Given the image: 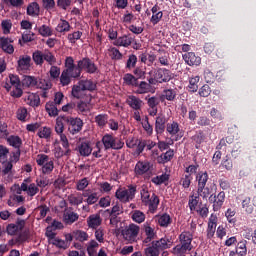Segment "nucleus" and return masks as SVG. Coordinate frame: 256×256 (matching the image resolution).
Segmentation results:
<instances>
[{"mask_svg": "<svg viewBox=\"0 0 256 256\" xmlns=\"http://www.w3.org/2000/svg\"><path fill=\"white\" fill-rule=\"evenodd\" d=\"M2 87H4L8 93L11 91V88L14 87L13 91L10 92L11 97H14V99H20V97H23L21 79L15 74H9L6 81L2 83Z\"/></svg>", "mask_w": 256, "mask_h": 256, "instance_id": "423d86ee", "label": "nucleus"}, {"mask_svg": "<svg viewBox=\"0 0 256 256\" xmlns=\"http://www.w3.org/2000/svg\"><path fill=\"white\" fill-rule=\"evenodd\" d=\"M78 66L80 69V72L84 71L85 73H88L89 75H95L97 71H99V68L97 67V64L91 60L89 57H83L82 59L78 60Z\"/></svg>", "mask_w": 256, "mask_h": 256, "instance_id": "9d476101", "label": "nucleus"}, {"mask_svg": "<svg viewBox=\"0 0 256 256\" xmlns=\"http://www.w3.org/2000/svg\"><path fill=\"white\" fill-rule=\"evenodd\" d=\"M53 169H55V164L53 160H49L47 164L42 166V173H44V175H49L53 172Z\"/></svg>", "mask_w": 256, "mask_h": 256, "instance_id": "338daca9", "label": "nucleus"}, {"mask_svg": "<svg viewBox=\"0 0 256 256\" xmlns=\"http://www.w3.org/2000/svg\"><path fill=\"white\" fill-rule=\"evenodd\" d=\"M158 61L160 63V65H163L164 67H169L170 65V57H169V53L167 52H163L159 57H158Z\"/></svg>", "mask_w": 256, "mask_h": 256, "instance_id": "e2e57ef3", "label": "nucleus"}, {"mask_svg": "<svg viewBox=\"0 0 256 256\" xmlns=\"http://www.w3.org/2000/svg\"><path fill=\"white\" fill-rule=\"evenodd\" d=\"M137 61V55L129 54L128 59L126 60L125 69H128V71H131V69H135L137 67Z\"/></svg>", "mask_w": 256, "mask_h": 256, "instance_id": "37998d69", "label": "nucleus"}, {"mask_svg": "<svg viewBox=\"0 0 256 256\" xmlns=\"http://www.w3.org/2000/svg\"><path fill=\"white\" fill-rule=\"evenodd\" d=\"M210 203H213L214 211H219L225 201V193H214L209 197Z\"/></svg>", "mask_w": 256, "mask_h": 256, "instance_id": "6ab92c4d", "label": "nucleus"}, {"mask_svg": "<svg viewBox=\"0 0 256 256\" xmlns=\"http://www.w3.org/2000/svg\"><path fill=\"white\" fill-rule=\"evenodd\" d=\"M73 237L76 241L83 243V241H87V239H89V234L85 231L77 230L73 232Z\"/></svg>", "mask_w": 256, "mask_h": 256, "instance_id": "3c124183", "label": "nucleus"}, {"mask_svg": "<svg viewBox=\"0 0 256 256\" xmlns=\"http://www.w3.org/2000/svg\"><path fill=\"white\" fill-rule=\"evenodd\" d=\"M108 51L110 53L112 61H121V59H123V54L121 53V51H119V49L111 47Z\"/></svg>", "mask_w": 256, "mask_h": 256, "instance_id": "09e8293b", "label": "nucleus"}, {"mask_svg": "<svg viewBox=\"0 0 256 256\" xmlns=\"http://www.w3.org/2000/svg\"><path fill=\"white\" fill-rule=\"evenodd\" d=\"M40 12L41 8L37 2H32L27 6L26 13L29 15V17H39Z\"/></svg>", "mask_w": 256, "mask_h": 256, "instance_id": "c756f323", "label": "nucleus"}, {"mask_svg": "<svg viewBox=\"0 0 256 256\" xmlns=\"http://www.w3.org/2000/svg\"><path fill=\"white\" fill-rule=\"evenodd\" d=\"M235 210L229 208L226 213H225V217L228 221V223H230L231 225H235V223H237V219H235Z\"/></svg>", "mask_w": 256, "mask_h": 256, "instance_id": "680f3d73", "label": "nucleus"}, {"mask_svg": "<svg viewBox=\"0 0 256 256\" xmlns=\"http://www.w3.org/2000/svg\"><path fill=\"white\" fill-rule=\"evenodd\" d=\"M141 199L144 205L148 206L152 213L157 211V207H159V197L155 195V193H142Z\"/></svg>", "mask_w": 256, "mask_h": 256, "instance_id": "9b49d317", "label": "nucleus"}, {"mask_svg": "<svg viewBox=\"0 0 256 256\" xmlns=\"http://www.w3.org/2000/svg\"><path fill=\"white\" fill-rule=\"evenodd\" d=\"M136 91L135 93L137 95H144L145 93H150L151 92V85L145 81H141L140 83L138 82V85L136 86Z\"/></svg>", "mask_w": 256, "mask_h": 256, "instance_id": "f704fd0d", "label": "nucleus"}, {"mask_svg": "<svg viewBox=\"0 0 256 256\" xmlns=\"http://www.w3.org/2000/svg\"><path fill=\"white\" fill-rule=\"evenodd\" d=\"M200 80L201 78L199 76L189 77V84L187 86V91H189V93H197V91H199Z\"/></svg>", "mask_w": 256, "mask_h": 256, "instance_id": "393cba45", "label": "nucleus"}, {"mask_svg": "<svg viewBox=\"0 0 256 256\" xmlns=\"http://www.w3.org/2000/svg\"><path fill=\"white\" fill-rule=\"evenodd\" d=\"M18 67L22 71L29 69V67H31V56H29V55L20 56V58L18 60Z\"/></svg>", "mask_w": 256, "mask_h": 256, "instance_id": "72a5a7b5", "label": "nucleus"}, {"mask_svg": "<svg viewBox=\"0 0 256 256\" xmlns=\"http://www.w3.org/2000/svg\"><path fill=\"white\" fill-rule=\"evenodd\" d=\"M79 214L73 212L71 209H65L63 214V221L66 225H73L75 221H78Z\"/></svg>", "mask_w": 256, "mask_h": 256, "instance_id": "5701e85b", "label": "nucleus"}, {"mask_svg": "<svg viewBox=\"0 0 256 256\" xmlns=\"http://www.w3.org/2000/svg\"><path fill=\"white\" fill-rule=\"evenodd\" d=\"M167 181H169V174L167 173L156 176L152 179V182H154L155 185H163V183H167Z\"/></svg>", "mask_w": 256, "mask_h": 256, "instance_id": "13d9d810", "label": "nucleus"}, {"mask_svg": "<svg viewBox=\"0 0 256 256\" xmlns=\"http://www.w3.org/2000/svg\"><path fill=\"white\" fill-rule=\"evenodd\" d=\"M51 245H54V247H57V249H67L69 245L67 244V241L61 239V238H56L50 242Z\"/></svg>", "mask_w": 256, "mask_h": 256, "instance_id": "5fc2aeb1", "label": "nucleus"}, {"mask_svg": "<svg viewBox=\"0 0 256 256\" xmlns=\"http://www.w3.org/2000/svg\"><path fill=\"white\" fill-rule=\"evenodd\" d=\"M86 248H87V253L89 256H97V251L99 249V242H97L95 240H90L86 244Z\"/></svg>", "mask_w": 256, "mask_h": 256, "instance_id": "4c0bfd02", "label": "nucleus"}, {"mask_svg": "<svg viewBox=\"0 0 256 256\" xmlns=\"http://www.w3.org/2000/svg\"><path fill=\"white\" fill-rule=\"evenodd\" d=\"M199 193L192 194L189 199V207L191 211H195L197 209V205H199Z\"/></svg>", "mask_w": 256, "mask_h": 256, "instance_id": "603ef678", "label": "nucleus"}, {"mask_svg": "<svg viewBox=\"0 0 256 256\" xmlns=\"http://www.w3.org/2000/svg\"><path fill=\"white\" fill-rule=\"evenodd\" d=\"M32 60L34 61L35 65H39L40 67L43 66V51H34L32 53Z\"/></svg>", "mask_w": 256, "mask_h": 256, "instance_id": "de8ad7c7", "label": "nucleus"}, {"mask_svg": "<svg viewBox=\"0 0 256 256\" xmlns=\"http://www.w3.org/2000/svg\"><path fill=\"white\" fill-rule=\"evenodd\" d=\"M23 201H25V198L21 195H17V194H12L10 196V199L8 200V205L9 207H15V205L19 204V203H23Z\"/></svg>", "mask_w": 256, "mask_h": 256, "instance_id": "49530a36", "label": "nucleus"}, {"mask_svg": "<svg viewBox=\"0 0 256 256\" xmlns=\"http://www.w3.org/2000/svg\"><path fill=\"white\" fill-rule=\"evenodd\" d=\"M166 131L171 135V137H174V135H177V133L181 131V128H179L178 122L173 121L171 123H167Z\"/></svg>", "mask_w": 256, "mask_h": 256, "instance_id": "79ce46f5", "label": "nucleus"}, {"mask_svg": "<svg viewBox=\"0 0 256 256\" xmlns=\"http://www.w3.org/2000/svg\"><path fill=\"white\" fill-rule=\"evenodd\" d=\"M45 61L48 65H55V63H57V58L51 51L45 50L43 52V63H45Z\"/></svg>", "mask_w": 256, "mask_h": 256, "instance_id": "c03bdc74", "label": "nucleus"}, {"mask_svg": "<svg viewBox=\"0 0 256 256\" xmlns=\"http://www.w3.org/2000/svg\"><path fill=\"white\" fill-rule=\"evenodd\" d=\"M45 109L49 117H57L59 115L60 110L57 109V104H55V102H47Z\"/></svg>", "mask_w": 256, "mask_h": 256, "instance_id": "ea45409f", "label": "nucleus"}, {"mask_svg": "<svg viewBox=\"0 0 256 256\" xmlns=\"http://www.w3.org/2000/svg\"><path fill=\"white\" fill-rule=\"evenodd\" d=\"M71 29V24H69V21L65 19H60L58 25L56 26L57 33H62V35H65V33H69Z\"/></svg>", "mask_w": 256, "mask_h": 256, "instance_id": "c85d7f7f", "label": "nucleus"}, {"mask_svg": "<svg viewBox=\"0 0 256 256\" xmlns=\"http://www.w3.org/2000/svg\"><path fill=\"white\" fill-rule=\"evenodd\" d=\"M135 43V37L131 35H123L118 37L113 43L116 47H131V44Z\"/></svg>", "mask_w": 256, "mask_h": 256, "instance_id": "aec40b11", "label": "nucleus"}, {"mask_svg": "<svg viewBox=\"0 0 256 256\" xmlns=\"http://www.w3.org/2000/svg\"><path fill=\"white\" fill-rule=\"evenodd\" d=\"M139 231H141L139 225L129 224L122 229V237L125 239V241H129V243H135V241H137V237L139 236Z\"/></svg>", "mask_w": 256, "mask_h": 256, "instance_id": "1a4fd4ad", "label": "nucleus"}, {"mask_svg": "<svg viewBox=\"0 0 256 256\" xmlns=\"http://www.w3.org/2000/svg\"><path fill=\"white\" fill-rule=\"evenodd\" d=\"M6 140L8 145L14 147L16 150L21 149V145H23V140L17 135H10L9 137H6Z\"/></svg>", "mask_w": 256, "mask_h": 256, "instance_id": "cd10ccee", "label": "nucleus"}, {"mask_svg": "<svg viewBox=\"0 0 256 256\" xmlns=\"http://www.w3.org/2000/svg\"><path fill=\"white\" fill-rule=\"evenodd\" d=\"M95 123L100 127V129H104V127L109 123V115L108 114H98L94 118Z\"/></svg>", "mask_w": 256, "mask_h": 256, "instance_id": "c9c22d12", "label": "nucleus"}, {"mask_svg": "<svg viewBox=\"0 0 256 256\" xmlns=\"http://www.w3.org/2000/svg\"><path fill=\"white\" fill-rule=\"evenodd\" d=\"M102 143L106 151L113 149L114 151H119L122 147H125V142L123 140L113 136V134H105L102 137Z\"/></svg>", "mask_w": 256, "mask_h": 256, "instance_id": "6e6552de", "label": "nucleus"}, {"mask_svg": "<svg viewBox=\"0 0 256 256\" xmlns=\"http://www.w3.org/2000/svg\"><path fill=\"white\" fill-rule=\"evenodd\" d=\"M171 247H173V239L165 236L160 240L153 241L151 246L145 248L144 254L146 256H159L161 251L171 249Z\"/></svg>", "mask_w": 256, "mask_h": 256, "instance_id": "20e7f679", "label": "nucleus"}, {"mask_svg": "<svg viewBox=\"0 0 256 256\" xmlns=\"http://www.w3.org/2000/svg\"><path fill=\"white\" fill-rule=\"evenodd\" d=\"M65 69L60 75V83L62 87H67L71 84V79H79L81 77V68H79V63L75 65V59L72 56H68L64 62Z\"/></svg>", "mask_w": 256, "mask_h": 256, "instance_id": "f03ea898", "label": "nucleus"}, {"mask_svg": "<svg viewBox=\"0 0 256 256\" xmlns=\"http://www.w3.org/2000/svg\"><path fill=\"white\" fill-rule=\"evenodd\" d=\"M138 83L139 80H137V78L131 73H126L123 76V85H127L128 87H137Z\"/></svg>", "mask_w": 256, "mask_h": 256, "instance_id": "2f4dec72", "label": "nucleus"}, {"mask_svg": "<svg viewBox=\"0 0 256 256\" xmlns=\"http://www.w3.org/2000/svg\"><path fill=\"white\" fill-rule=\"evenodd\" d=\"M25 229V220H18L15 224H9L7 226L8 235H17Z\"/></svg>", "mask_w": 256, "mask_h": 256, "instance_id": "412c9836", "label": "nucleus"}, {"mask_svg": "<svg viewBox=\"0 0 256 256\" xmlns=\"http://www.w3.org/2000/svg\"><path fill=\"white\" fill-rule=\"evenodd\" d=\"M49 73L50 78H52L53 80L59 79V76L61 75V68L59 66H54L53 64L50 67Z\"/></svg>", "mask_w": 256, "mask_h": 256, "instance_id": "bf43d9fd", "label": "nucleus"}, {"mask_svg": "<svg viewBox=\"0 0 256 256\" xmlns=\"http://www.w3.org/2000/svg\"><path fill=\"white\" fill-rule=\"evenodd\" d=\"M31 41H35V38L31 37V30L22 33V39L18 40L19 45L23 47L25 43H31Z\"/></svg>", "mask_w": 256, "mask_h": 256, "instance_id": "864d4df0", "label": "nucleus"}, {"mask_svg": "<svg viewBox=\"0 0 256 256\" xmlns=\"http://www.w3.org/2000/svg\"><path fill=\"white\" fill-rule=\"evenodd\" d=\"M170 224L171 216H169V214L158 216V225H160V227H169Z\"/></svg>", "mask_w": 256, "mask_h": 256, "instance_id": "8fccbe9b", "label": "nucleus"}, {"mask_svg": "<svg viewBox=\"0 0 256 256\" xmlns=\"http://www.w3.org/2000/svg\"><path fill=\"white\" fill-rule=\"evenodd\" d=\"M159 9L158 5H154L151 9L152 17L150 21L153 25H157V23L163 19V11H159Z\"/></svg>", "mask_w": 256, "mask_h": 256, "instance_id": "bb28decb", "label": "nucleus"}, {"mask_svg": "<svg viewBox=\"0 0 256 256\" xmlns=\"http://www.w3.org/2000/svg\"><path fill=\"white\" fill-rule=\"evenodd\" d=\"M84 100H80L77 103V112L81 115H87L89 111H91V108H89V105H91V101H93V96L91 94L85 95Z\"/></svg>", "mask_w": 256, "mask_h": 256, "instance_id": "2eb2a0df", "label": "nucleus"}, {"mask_svg": "<svg viewBox=\"0 0 256 256\" xmlns=\"http://www.w3.org/2000/svg\"><path fill=\"white\" fill-rule=\"evenodd\" d=\"M175 156V151L173 149H169L165 153H162L160 156L157 158V163L160 165H165V163H169L171 159Z\"/></svg>", "mask_w": 256, "mask_h": 256, "instance_id": "a878e982", "label": "nucleus"}, {"mask_svg": "<svg viewBox=\"0 0 256 256\" xmlns=\"http://www.w3.org/2000/svg\"><path fill=\"white\" fill-rule=\"evenodd\" d=\"M183 60L185 61L186 65L193 67H199L201 65V57L195 55V52H187L182 55Z\"/></svg>", "mask_w": 256, "mask_h": 256, "instance_id": "a211bd4d", "label": "nucleus"}, {"mask_svg": "<svg viewBox=\"0 0 256 256\" xmlns=\"http://www.w3.org/2000/svg\"><path fill=\"white\" fill-rule=\"evenodd\" d=\"M116 197L121 201L122 203H127L135 197V194H129V193H116Z\"/></svg>", "mask_w": 256, "mask_h": 256, "instance_id": "052dcab7", "label": "nucleus"}, {"mask_svg": "<svg viewBox=\"0 0 256 256\" xmlns=\"http://www.w3.org/2000/svg\"><path fill=\"white\" fill-rule=\"evenodd\" d=\"M221 165L225 168L226 171H231V169H233V160L229 158V155H226L223 158Z\"/></svg>", "mask_w": 256, "mask_h": 256, "instance_id": "774afa93", "label": "nucleus"}, {"mask_svg": "<svg viewBox=\"0 0 256 256\" xmlns=\"http://www.w3.org/2000/svg\"><path fill=\"white\" fill-rule=\"evenodd\" d=\"M235 256H245L247 255V240H241L236 245V251H234Z\"/></svg>", "mask_w": 256, "mask_h": 256, "instance_id": "e433bc0d", "label": "nucleus"}, {"mask_svg": "<svg viewBox=\"0 0 256 256\" xmlns=\"http://www.w3.org/2000/svg\"><path fill=\"white\" fill-rule=\"evenodd\" d=\"M65 125L68 127V131L71 135H77L83 131V120L79 117L60 115L56 118V123L54 126L55 132L59 135L62 147H69V140L67 135L64 134Z\"/></svg>", "mask_w": 256, "mask_h": 256, "instance_id": "f257e3e1", "label": "nucleus"}, {"mask_svg": "<svg viewBox=\"0 0 256 256\" xmlns=\"http://www.w3.org/2000/svg\"><path fill=\"white\" fill-rule=\"evenodd\" d=\"M157 83H169L173 79V73L167 68H158L155 73Z\"/></svg>", "mask_w": 256, "mask_h": 256, "instance_id": "ddd939ff", "label": "nucleus"}, {"mask_svg": "<svg viewBox=\"0 0 256 256\" xmlns=\"http://www.w3.org/2000/svg\"><path fill=\"white\" fill-rule=\"evenodd\" d=\"M37 86V78L35 76H27L24 75L21 80V87H36Z\"/></svg>", "mask_w": 256, "mask_h": 256, "instance_id": "473e14b6", "label": "nucleus"}, {"mask_svg": "<svg viewBox=\"0 0 256 256\" xmlns=\"http://www.w3.org/2000/svg\"><path fill=\"white\" fill-rule=\"evenodd\" d=\"M1 27L4 35H9V33H11V28L13 27V23H11V20H3L1 22Z\"/></svg>", "mask_w": 256, "mask_h": 256, "instance_id": "69168bd1", "label": "nucleus"}, {"mask_svg": "<svg viewBox=\"0 0 256 256\" xmlns=\"http://www.w3.org/2000/svg\"><path fill=\"white\" fill-rule=\"evenodd\" d=\"M81 37H83V32H81V31H75V32L69 33L67 35V39H68L69 43H72V44L77 43V41H79V39H81Z\"/></svg>", "mask_w": 256, "mask_h": 256, "instance_id": "6e6d98bb", "label": "nucleus"}, {"mask_svg": "<svg viewBox=\"0 0 256 256\" xmlns=\"http://www.w3.org/2000/svg\"><path fill=\"white\" fill-rule=\"evenodd\" d=\"M102 223L101 216L99 214L91 215L88 218V227L91 229H97Z\"/></svg>", "mask_w": 256, "mask_h": 256, "instance_id": "a19ab883", "label": "nucleus"}, {"mask_svg": "<svg viewBox=\"0 0 256 256\" xmlns=\"http://www.w3.org/2000/svg\"><path fill=\"white\" fill-rule=\"evenodd\" d=\"M127 104L134 111H140L141 107H143V100L137 98L136 96L130 95L127 99Z\"/></svg>", "mask_w": 256, "mask_h": 256, "instance_id": "b1692460", "label": "nucleus"}, {"mask_svg": "<svg viewBox=\"0 0 256 256\" xmlns=\"http://www.w3.org/2000/svg\"><path fill=\"white\" fill-rule=\"evenodd\" d=\"M25 102L27 105H30V107H39L41 104V98H39V94L30 93L26 97Z\"/></svg>", "mask_w": 256, "mask_h": 256, "instance_id": "7c9ffc66", "label": "nucleus"}, {"mask_svg": "<svg viewBox=\"0 0 256 256\" xmlns=\"http://www.w3.org/2000/svg\"><path fill=\"white\" fill-rule=\"evenodd\" d=\"M97 90V83L92 79L80 80L76 85L72 87V96L75 99H85V91H96Z\"/></svg>", "mask_w": 256, "mask_h": 256, "instance_id": "39448f33", "label": "nucleus"}, {"mask_svg": "<svg viewBox=\"0 0 256 256\" xmlns=\"http://www.w3.org/2000/svg\"><path fill=\"white\" fill-rule=\"evenodd\" d=\"M180 244L176 245L172 249V253L174 255H184L187 251H191L193 249V234L189 231H184L179 235Z\"/></svg>", "mask_w": 256, "mask_h": 256, "instance_id": "0eeeda50", "label": "nucleus"}, {"mask_svg": "<svg viewBox=\"0 0 256 256\" xmlns=\"http://www.w3.org/2000/svg\"><path fill=\"white\" fill-rule=\"evenodd\" d=\"M196 181L198 182L197 193H211L207 187V181H209V174L207 172L200 171L196 175Z\"/></svg>", "mask_w": 256, "mask_h": 256, "instance_id": "f8f14e48", "label": "nucleus"}, {"mask_svg": "<svg viewBox=\"0 0 256 256\" xmlns=\"http://www.w3.org/2000/svg\"><path fill=\"white\" fill-rule=\"evenodd\" d=\"M38 137L40 139H50L51 138V128L43 127L38 131Z\"/></svg>", "mask_w": 256, "mask_h": 256, "instance_id": "0e129e2a", "label": "nucleus"}, {"mask_svg": "<svg viewBox=\"0 0 256 256\" xmlns=\"http://www.w3.org/2000/svg\"><path fill=\"white\" fill-rule=\"evenodd\" d=\"M76 151L79 153L80 157H89L93 153V148L91 147V142H79L76 146Z\"/></svg>", "mask_w": 256, "mask_h": 256, "instance_id": "f3484780", "label": "nucleus"}, {"mask_svg": "<svg viewBox=\"0 0 256 256\" xmlns=\"http://www.w3.org/2000/svg\"><path fill=\"white\" fill-rule=\"evenodd\" d=\"M39 35L42 37H51L53 35V29L51 27L43 24L39 29H38Z\"/></svg>", "mask_w": 256, "mask_h": 256, "instance_id": "4d7b16f0", "label": "nucleus"}, {"mask_svg": "<svg viewBox=\"0 0 256 256\" xmlns=\"http://www.w3.org/2000/svg\"><path fill=\"white\" fill-rule=\"evenodd\" d=\"M13 43H15L13 38L5 36L0 37V49H2L4 53H7V55H13V53H15Z\"/></svg>", "mask_w": 256, "mask_h": 256, "instance_id": "4468645a", "label": "nucleus"}, {"mask_svg": "<svg viewBox=\"0 0 256 256\" xmlns=\"http://www.w3.org/2000/svg\"><path fill=\"white\" fill-rule=\"evenodd\" d=\"M152 167L153 164H151V162L148 160L138 161L135 165L134 173L135 175H145V173H149V171H151Z\"/></svg>", "mask_w": 256, "mask_h": 256, "instance_id": "dca6fc26", "label": "nucleus"}, {"mask_svg": "<svg viewBox=\"0 0 256 256\" xmlns=\"http://www.w3.org/2000/svg\"><path fill=\"white\" fill-rule=\"evenodd\" d=\"M131 219L135 223H143L145 221V213L141 210H134L131 212Z\"/></svg>", "mask_w": 256, "mask_h": 256, "instance_id": "a18cd8bd", "label": "nucleus"}, {"mask_svg": "<svg viewBox=\"0 0 256 256\" xmlns=\"http://www.w3.org/2000/svg\"><path fill=\"white\" fill-rule=\"evenodd\" d=\"M167 124V118L163 115L156 117L155 120V132L157 135H163L165 133V125Z\"/></svg>", "mask_w": 256, "mask_h": 256, "instance_id": "4be33fe9", "label": "nucleus"}, {"mask_svg": "<svg viewBox=\"0 0 256 256\" xmlns=\"http://www.w3.org/2000/svg\"><path fill=\"white\" fill-rule=\"evenodd\" d=\"M162 97L163 99H166V101H174L175 99H177V89H164L162 92Z\"/></svg>", "mask_w": 256, "mask_h": 256, "instance_id": "58836bf2", "label": "nucleus"}, {"mask_svg": "<svg viewBox=\"0 0 256 256\" xmlns=\"http://www.w3.org/2000/svg\"><path fill=\"white\" fill-rule=\"evenodd\" d=\"M29 183H31V178L24 179L21 186H19V184H14L11 191H16V193H21V191H28V193H39V187L41 189H45V187L49 185V179L40 177L36 180L37 185L35 183Z\"/></svg>", "mask_w": 256, "mask_h": 256, "instance_id": "7ed1b4c3", "label": "nucleus"}]
</instances>
